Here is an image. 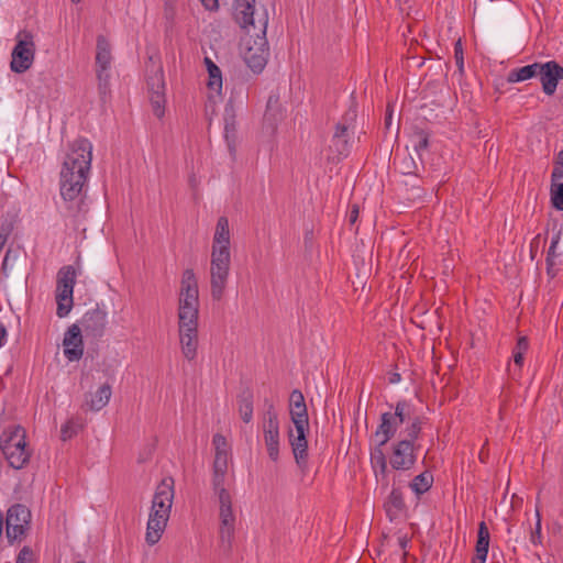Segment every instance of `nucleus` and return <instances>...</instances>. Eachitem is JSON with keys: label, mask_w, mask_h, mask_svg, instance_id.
I'll use <instances>...</instances> for the list:
<instances>
[{"label": "nucleus", "mask_w": 563, "mask_h": 563, "mask_svg": "<svg viewBox=\"0 0 563 563\" xmlns=\"http://www.w3.org/2000/svg\"><path fill=\"white\" fill-rule=\"evenodd\" d=\"M233 16L235 22L242 27L254 26L257 21L258 32L255 35H249L243 40L241 54L243 60L254 74H261L268 60L269 47L266 38L268 24V13L263 7L262 13H256L255 0H234Z\"/></svg>", "instance_id": "nucleus-1"}, {"label": "nucleus", "mask_w": 563, "mask_h": 563, "mask_svg": "<svg viewBox=\"0 0 563 563\" xmlns=\"http://www.w3.org/2000/svg\"><path fill=\"white\" fill-rule=\"evenodd\" d=\"M92 161V144L86 137H78L68 145L60 173L59 191L67 203L77 200V212L84 205V188L87 186Z\"/></svg>", "instance_id": "nucleus-2"}, {"label": "nucleus", "mask_w": 563, "mask_h": 563, "mask_svg": "<svg viewBox=\"0 0 563 563\" xmlns=\"http://www.w3.org/2000/svg\"><path fill=\"white\" fill-rule=\"evenodd\" d=\"M174 485L173 477H165L156 486L145 536L150 545L156 544L165 530L174 500Z\"/></svg>", "instance_id": "nucleus-3"}, {"label": "nucleus", "mask_w": 563, "mask_h": 563, "mask_svg": "<svg viewBox=\"0 0 563 563\" xmlns=\"http://www.w3.org/2000/svg\"><path fill=\"white\" fill-rule=\"evenodd\" d=\"M423 418L413 416L412 421L399 433L401 439L391 444L390 466L395 471H409L417 462L420 444L417 440L422 431Z\"/></svg>", "instance_id": "nucleus-4"}, {"label": "nucleus", "mask_w": 563, "mask_h": 563, "mask_svg": "<svg viewBox=\"0 0 563 563\" xmlns=\"http://www.w3.org/2000/svg\"><path fill=\"white\" fill-rule=\"evenodd\" d=\"M0 450L8 465L16 471L25 468L33 454L26 441V432L21 426H12L2 431Z\"/></svg>", "instance_id": "nucleus-5"}, {"label": "nucleus", "mask_w": 563, "mask_h": 563, "mask_svg": "<svg viewBox=\"0 0 563 563\" xmlns=\"http://www.w3.org/2000/svg\"><path fill=\"white\" fill-rule=\"evenodd\" d=\"M412 419V406L407 400H399L395 405L394 412H383L374 433L376 441H379V446L386 445L396 435L400 424H409Z\"/></svg>", "instance_id": "nucleus-6"}, {"label": "nucleus", "mask_w": 563, "mask_h": 563, "mask_svg": "<svg viewBox=\"0 0 563 563\" xmlns=\"http://www.w3.org/2000/svg\"><path fill=\"white\" fill-rule=\"evenodd\" d=\"M231 265L230 250H212L210 263V290L213 300H221L223 297Z\"/></svg>", "instance_id": "nucleus-7"}, {"label": "nucleus", "mask_w": 563, "mask_h": 563, "mask_svg": "<svg viewBox=\"0 0 563 563\" xmlns=\"http://www.w3.org/2000/svg\"><path fill=\"white\" fill-rule=\"evenodd\" d=\"M76 276L77 272L73 265H65L57 272L55 299L56 314L59 318L67 317L74 306L73 294Z\"/></svg>", "instance_id": "nucleus-8"}, {"label": "nucleus", "mask_w": 563, "mask_h": 563, "mask_svg": "<svg viewBox=\"0 0 563 563\" xmlns=\"http://www.w3.org/2000/svg\"><path fill=\"white\" fill-rule=\"evenodd\" d=\"M36 46L32 32L21 30L16 34V43L11 53L10 68L13 73L23 74L34 62Z\"/></svg>", "instance_id": "nucleus-9"}, {"label": "nucleus", "mask_w": 563, "mask_h": 563, "mask_svg": "<svg viewBox=\"0 0 563 563\" xmlns=\"http://www.w3.org/2000/svg\"><path fill=\"white\" fill-rule=\"evenodd\" d=\"M31 510L22 504L12 505L7 511L5 528L9 544L22 542L30 530Z\"/></svg>", "instance_id": "nucleus-10"}, {"label": "nucleus", "mask_w": 563, "mask_h": 563, "mask_svg": "<svg viewBox=\"0 0 563 563\" xmlns=\"http://www.w3.org/2000/svg\"><path fill=\"white\" fill-rule=\"evenodd\" d=\"M178 316H199V289L194 269L183 273L178 300Z\"/></svg>", "instance_id": "nucleus-11"}, {"label": "nucleus", "mask_w": 563, "mask_h": 563, "mask_svg": "<svg viewBox=\"0 0 563 563\" xmlns=\"http://www.w3.org/2000/svg\"><path fill=\"white\" fill-rule=\"evenodd\" d=\"M309 421L294 423V429L288 430V441L292 450L296 464L306 473L308 470V440Z\"/></svg>", "instance_id": "nucleus-12"}, {"label": "nucleus", "mask_w": 563, "mask_h": 563, "mask_svg": "<svg viewBox=\"0 0 563 563\" xmlns=\"http://www.w3.org/2000/svg\"><path fill=\"white\" fill-rule=\"evenodd\" d=\"M147 87L153 113L161 119L165 114L166 103L164 71L161 66L147 75Z\"/></svg>", "instance_id": "nucleus-13"}, {"label": "nucleus", "mask_w": 563, "mask_h": 563, "mask_svg": "<svg viewBox=\"0 0 563 563\" xmlns=\"http://www.w3.org/2000/svg\"><path fill=\"white\" fill-rule=\"evenodd\" d=\"M107 325V312L97 306L82 316L79 327L86 338L99 340L104 335Z\"/></svg>", "instance_id": "nucleus-14"}, {"label": "nucleus", "mask_w": 563, "mask_h": 563, "mask_svg": "<svg viewBox=\"0 0 563 563\" xmlns=\"http://www.w3.org/2000/svg\"><path fill=\"white\" fill-rule=\"evenodd\" d=\"M356 118V110L350 109L344 114L341 122H339L335 126L334 134L332 136L331 147L334 148V152L338 156H347L350 153V130L351 124L349 121L353 122Z\"/></svg>", "instance_id": "nucleus-15"}, {"label": "nucleus", "mask_w": 563, "mask_h": 563, "mask_svg": "<svg viewBox=\"0 0 563 563\" xmlns=\"http://www.w3.org/2000/svg\"><path fill=\"white\" fill-rule=\"evenodd\" d=\"M219 518V548L224 555H230L235 532V515L232 507L220 508Z\"/></svg>", "instance_id": "nucleus-16"}, {"label": "nucleus", "mask_w": 563, "mask_h": 563, "mask_svg": "<svg viewBox=\"0 0 563 563\" xmlns=\"http://www.w3.org/2000/svg\"><path fill=\"white\" fill-rule=\"evenodd\" d=\"M538 76L545 95L552 96L556 91L558 84L563 79V67L555 60L540 63Z\"/></svg>", "instance_id": "nucleus-17"}, {"label": "nucleus", "mask_w": 563, "mask_h": 563, "mask_svg": "<svg viewBox=\"0 0 563 563\" xmlns=\"http://www.w3.org/2000/svg\"><path fill=\"white\" fill-rule=\"evenodd\" d=\"M64 355L69 362L79 361L84 355V341L81 328L74 323L64 334Z\"/></svg>", "instance_id": "nucleus-18"}, {"label": "nucleus", "mask_w": 563, "mask_h": 563, "mask_svg": "<svg viewBox=\"0 0 563 563\" xmlns=\"http://www.w3.org/2000/svg\"><path fill=\"white\" fill-rule=\"evenodd\" d=\"M228 473V464L220 462L212 464V489L218 495L220 508L232 507L231 495L225 488V477Z\"/></svg>", "instance_id": "nucleus-19"}, {"label": "nucleus", "mask_w": 563, "mask_h": 563, "mask_svg": "<svg viewBox=\"0 0 563 563\" xmlns=\"http://www.w3.org/2000/svg\"><path fill=\"white\" fill-rule=\"evenodd\" d=\"M289 415L292 423L309 421V415L303 394L294 389L289 396Z\"/></svg>", "instance_id": "nucleus-20"}, {"label": "nucleus", "mask_w": 563, "mask_h": 563, "mask_svg": "<svg viewBox=\"0 0 563 563\" xmlns=\"http://www.w3.org/2000/svg\"><path fill=\"white\" fill-rule=\"evenodd\" d=\"M384 509L390 521L396 520L406 510V503L402 496V492L399 487H393L386 501L384 503Z\"/></svg>", "instance_id": "nucleus-21"}, {"label": "nucleus", "mask_w": 563, "mask_h": 563, "mask_svg": "<svg viewBox=\"0 0 563 563\" xmlns=\"http://www.w3.org/2000/svg\"><path fill=\"white\" fill-rule=\"evenodd\" d=\"M490 533L485 521L478 523L477 540L475 544V555L472 563H485L489 549Z\"/></svg>", "instance_id": "nucleus-22"}, {"label": "nucleus", "mask_w": 563, "mask_h": 563, "mask_svg": "<svg viewBox=\"0 0 563 563\" xmlns=\"http://www.w3.org/2000/svg\"><path fill=\"white\" fill-rule=\"evenodd\" d=\"M111 395V386L106 383L101 385L96 393H89L86 395L85 405L89 410L99 411L108 405Z\"/></svg>", "instance_id": "nucleus-23"}, {"label": "nucleus", "mask_w": 563, "mask_h": 563, "mask_svg": "<svg viewBox=\"0 0 563 563\" xmlns=\"http://www.w3.org/2000/svg\"><path fill=\"white\" fill-rule=\"evenodd\" d=\"M224 139L231 155L235 153L236 122L231 101L224 109Z\"/></svg>", "instance_id": "nucleus-24"}, {"label": "nucleus", "mask_w": 563, "mask_h": 563, "mask_svg": "<svg viewBox=\"0 0 563 563\" xmlns=\"http://www.w3.org/2000/svg\"><path fill=\"white\" fill-rule=\"evenodd\" d=\"M179 342L184 357L188 361L195 360L198 347V330L179 331Z\"/></svg>", "instance_id": "nucleus-25"}, {"label": "nucleus", "mask_w": 563, "mask_h": 563, "mask_svg": "<svg viewBox=\"0 0 563 563\" xmlns=\"http://www.w3.org/2000/svg\"><path fill=\"white\" fill-rule=\"evenodd\" d=\"M253 401H254V395H253V390L250 387L243 388L236 397L238 410H239L241 419L245 423L251 422L253 419V411H254Z\"/></svg>", "instance_id": "nucleus-26"}, {"label": "nucleus", "mask_w": 563, "mask_h": 563, "mask_svg": "<svg viewBox=\"0 0 563 563\" xmlns=\"http://www.w3.org/2000/svg\"><path fill=\"white\" fill-rule=\"evenodd\" d=\"M230 250V228L227 217H220L216 225L212 250Z\"/></svg>", "instance_id": "nucleus-27"}, {"label": "nucleus", "mask_w": 563, "mask_h": 563, "mask_svg": "<svg viewBox=\"0 0 563 563\" xmlns=\"http://www.w3.org/2000/svg\"><path fill=\"white\" fill-rule=\"evenodd\" d=\"M283 119V109L279 102L278 93H271L267 103L266 110L264 113V121L271 125L273 129L276 126L277 122Z\"/></svg>", "instance_id": "nucleus-28"}, {"label": "nucleus", "mask_w": 563, "mask_h": 563, "mask_svg": "<svg viewBox=\"0 0 563 563\" xmlns=\"http://www.w3.org/2000/svg\"><path fill=\"white\" fill-rule=\"evenodd\" d=\"M97 53L96 66L97 68L109 69L112 60L111 45L104 35L97 36Z\"/></svg>", "instance_id": "nucleus-29"}, {"label": "nucleus", "mask_w": 563, "mask_h": 563, "mask_svg": "<svg viewBox=\"0 0 563 563\" xmlns=\"http://www.w3.org/2000/svg\"><path fill=\"white\" fill-rule=\"evenodd\" d=\"M264 404L266 408L263 417L264 433L279 432L278 415L274 404L269 399H265Z\"/></svg>", "instance_id": "nucleus-30"}, {"label": "nucleus", "mask_w": 563, "mask_h": 563, "mask_svg": "<svg viewBox=\"0 0 563 563\" xmlns=\"http://www.w3.org/2000/svg\"><path fill=\"white\" fill-rule=\"evenodd\" d=\"M409 142L419 158L422 159V153L429 148L430 133L423 129L416 128L409 136Z\"/></svg>", "instance_id": "nucleus-31"}, {"label": "nucleus", "mask_w": 563, "mask_h": 563, "mask_svg": "<svg viewBox=\"0 0 563 563\" xmlns=\"http://www.w3.org/2000/svg\"><path fill=\"white\" fill-rule=\"evenodd\" d=\"M540 63H533L520 68L511 69L507 76L508 82H519L538 76Z\"/></svg>", "instance_id": "nucleus-32"}, {"label": "nucleus", "mask_w": 563, "mask_h": 563, "mask_svg": "<svg viewBox=\"0 0 563 563\" xmlns=\"http://www.w3.org/2000/svg\"><path fill=\"white\" fill-rule=\"evenodd\" d=\"M433 481V474L430 471H424L412 478L409 487L419 497L432 487Z\"/></svg>", "instance_id": "nucleus-33"}, {"label": "nucleus", "mask_w": 563, "mask_h": 563, "mask_svg": "<svg viewBox=\"0 0 563 563\" xmlns=\"http://www.w3.org/2000/svg\"><path fill=\"white\" fill-rule=\"evenodd\" d=\"M214 445V460L213 463L220 462L221 464H229L230 445L224 435L216 433L212 438Z\"/></svg>", "instance_id": "nucleus-34"}, {"label": "nucleus", "mask_w": 563, "mask_h": 563, "mask_svg": "<svg viewBox=\"0 0 563 563\" xmlns=\"http://www.w3.org/2000/svg\"><path fill=\"white\" fill-rule=\"evenodd\" d=\"M279 432L264 433V441L269 459L276 462L279 457Z\"/></svg>", "instance_id": "nucleus-35"}, {"label": "nucleus", "mask_w": 563, "mask_h": 563, "mask_svg": "<svg viewBox=\"0 0 563 563\" xmlns=\"http://www.w3.org/2000/svg\"><path fill=\"white\" fill-rule=\"evenodd\" d=\"M550 200L555 210L563 211V183L560 180L551 179Z\"/></svg>", "instance_id": "nucleus-36"}, {"label": "nucleus", "mask_w": 563, "mask_h": 563, "mask_svg": "<svg viewBox=\"0 0 563 563\" xmlns=\"http://www.w3.org/2000/svg\"><path fill=\"white\" fill-rule=\"evenodd\" d=\"M82 427L84 424L80 419L71 418L67 420L60 428V439L63 441L70 440L82 429Z\"/></svg>", "instance_id": "nucleus-37"}, {"label": "nucleus", "mask_w": 563, "mask_h": 563, "mask_svg": "<svg viewBox=\"0 0 563 563\" xmlns=\"http://www.w3.org/2000/svg\"><path fill=\"white\" fill-rule=\"evenodd\" d=\"M529 349V341L527 336H519L517 340V344L514 350V362L517 366L521 367L523 364V355Z\"/></svg>", "instance_id": "nucleus-38"}, {"label": "nucleus", "mask_w": 563, "mask_h": 563, "mask_svg": "<svg viewBox=\"0 0 563 563\" xmlns=\"http://www.w3.org/2000/svg\"><path fill=\"white\" fill-rule=\"evenodd\" d=\"M371 453V465L374 470L375 476L378 479L377 466L383 465V462H387L386 455L383 451V446H379V441Z\"/></svg>", "instance_id": "nucleus-39"}, {"label": "nucleus", "mask_w": 563, "mask_h": 563, "mask_svg": "<svg viewBox=\"0 0 563 563\" xmlns=\"http://www.w3.org/2000/svg\"><path fill=\"white\" fill-rule=\"evenodd\" d=\"M397 164L402 175H415L418 170V165L410 155L404 156Z\"/></svg>", "instance_id": "nucleus-40"}, {"label": "nucleus", "mask_w": 563, "mask_h": 563, "mask_svg": "<svg viewBox=\"0 0 563 563\" xmlns=\"http://www.w3.org/2000/svg\"><path fill=\"white\" fill-rule=\"evenodd\" d=\"M208 88L211 90L220 91L222 88V73L219 67L212 68V70L208 71Z\"/></svg>", "instance_id": "nucleus-41"}, {"label": "nucleus", "mask_w": 563, "mask_h": 563, "mask_svg": "<svg viewBox=\"0 0 563 563\" xmlns=\"http://www.w3.org/2000/svg\"><path fill=\"white\" fill-rule=\"evenodd\" d=\"M536 517H537V521H536L534 529H532L531 533H530V542L533 545H541L543 538H542V532H541V530H542L541 515H540V511L538 508L536 509Z\"/></svg>", "instance_id": "nucleus-42"}, {"label": "nucleus", "mask_w": 563, "mask_h": 563, "mask_svg": "<svg viewBox=\"0 0 563 563\" xmlns=\"http://www.w3.org/2000/svg\"><path fill=\"white\" fill-rule=\"evenodd\" d=\"M554 166L551 173L552 180H562L563 179V150L556 153L553 162Z\"/></svg>", "instance_id": "nucleus-43"}, {"label": "nucleus", "mask_w": 563, "mask_h": 563, "mask_svg": "<svg viewBox=\"0 0 563 563\" xmlns=\"http://www.w3.org/2000/svg\"><path fill=\"white\" fill-rule=\"evenodd\" d=\"M198 319L199 316L189 317V316H178V330L186 331V329L198 330Z\"/></svg>", "instance_id": "nucleus-44"}, {"label": "nucleus", "mask_w": 563, "mask_h": 563, "mask_svg": "<svg viewBox=\"0 0 563 563\" xmlns=\"http://www.w3.org/2000/svg\"><path fill=\"white\" fill-rule=\"evenodd\" d=\"M176 14L175 0H165L164 4V19L166 20L167 27H172Z\"/></svg>", "instance_id": "nucleus-45"}, {"label": "nucleus", "mask_w": 563, "mask_h": 563, "mask_svg": "<svg viewBox=\"0 0 563 563\" xmlns=\"http://www.w3.org/2000/svg\"><path fill=\"white\" fill-rule=\"evenodd\" d=\"M34 561H35V553L29 545H24L20 550V552L18 553V556L15 559V563H33Z\"/></svg>", "instance_id": "nucleus-46"}, {"label": "nucleus", "mask_w": 563, "mask_h": 563, "mask_svg": "<svg viewBox=\"0 0 563 563\" xmlns=\"http://www.w3.org/2000/svg\"><path fill=\"white\" fill-rule=\"evenodd\" d=\"M454 58L455 64L461 73H463L464 69V57H463V47L461 38H459L454 44Z\"/></svg>", "instance_id": "nucleus-47"}, {"label": "nucleus", "mask_w": 563, "mask_h": 563, "mask_svg": "<svg viewBox=\"0 0 563 563\" xmlns=\"http://www.w3.org/2000/svg\"><path fill=\"white\" fill-rule=\"evenodd\" d=\"M559 240H560V234H556L555 236L552 238V241H551V244H550V247L548 250V255H547V263L548 265H551V258L554 257L556 254H555V249L559 244Z\"/></svg>", "instance_id": "nucleus-48"}, {"label": "nucleus", "mask_w": 563, "mask_h": 563, "mask_svg": "<svg viewBox=\"0 0 563 563\" xmlns=\"http://www.w3.org/2000/svg\"><path fill=\"white\" fill-rule=\"evenodd\" d=\"M11 257H12V250L9 249L5 252V255H4L2 265H1V275L4 276V277H8L9 261L11 260Z\"/></svg>", "instance_id": "nucleus-49"}, {"label": "nucleus", "mask_w": 563, "mask_h": 563, "mask_svg": "<svg viewBox=\"0 0 563 563\" xmlns=\"http://www.w3.org/2000/svg\"><path fill=\"white\" fill-rule=\"evenodd\" d=\"M206 10L217 11L219 9V0H200Z\"/></svg>", "instance_id": "nucleus-50"}, {"label": "nucleus", "mask_w": 563, "mask_h": 563, "mask_svg": "<svg viewBox=\"0 0 563 563\" xmlns=\"http://www.w3.org/2000/svg\"><path fill=\"white\" fill-rule=\"evenodd\" d=\"M96 73H97L98 82L109 81V79H110L109 69L97 68Z\"/></svg>", "instance_id": "nucleus-51"}, {"label": "nucleus", "mask_w": 563, "mask_h": 563, "mask_svg": "<svg viewBox=\"0 0 563 563\" xmlns=\"http://www.w3.org/2000/svg\"><path fill=\"white\" fill-rule=\"evenodd\" d=\"M98 90H99V95L101 96V99H104V97L109 93L110 91V85H109V81H102V82H98Z\"/></svg>", "instance_id": "nucleus-52"}, {"label": "nucleus", "mask_w": 563, "mask_h": 563, "mask_svg": "<svg viewBox=\"0 0 563 563\" xmlns=\"http://www.w3.org/2000/svg\"><path fill=\"white\" fill-rule=\"evenodd\" d=\"M358 218V206L353 205L350 212H349V222L351 224H354Z\"/></svg>", "instance_id": "nucleus-53"}, {"label": "nucleus", "mask_w": 563, "mask_h": 563, "mask_svg": "<svg viewBox=\"0 0 563 563\" xmlns=\"http://www.w3.org/2000/svg\"><path fill=\"white\" fill-rule=\"evenodd\" d=\"M391 121H393V109H391L390 104H388L386 108L385 118H384V123L387 129L390 128Z\"/></svg>", "instance_id": "nucleus-54"}, {"label": "nucleus", "mask_w": 563, "mask_h": 563, "mask_svg": "<svg viewBox=\"0 0 563 563\" xmlns=\"http://www.w3.org/2000/svg\"><path fill=\"white\" fill-rule=\"evenodd\" d=\"M12 225L11 224H2L0 227V236L3 239V241H7L9 235L11 234Z\"/></svg>", "instance_id": "nucleus-55"}, {"label": "nucleus", "mask_w": 563, "mask_h": 563, "mask_svg": "<svg viewBox=\"0 0 563 563\" xmlns=\"http://www.w3.org/2000/svg\"><path fill=\"white\" fill-rule=\"evenodd\" d=\"M377 471H378V478L382 477L383 479H385L387 476V472H388L387 462H383V465L377 466Z\"/></svg>", "instance_id": "nucleus-56"}, {"label": "nucleus", "mask_w": 563, "mask_h": 563, "mask_svg": "<svg viewBox=\"0 0 563 563\" xmlns=\"http://www.w3.org/2000/svg\"><path fill=\"white\" fill-rule=\"evenodd\" d=\"M390 384H397L401 380V376L399 373H391L388 378Z\"/></svg>", "instance_id": "nucleus-57"}, {"label": "nucleus", "mask_w": 563, "mask_h": 563, "mask_svg": "<svg viewBox=\"0 0 563 563\" xmlns=\"http://www.w3.org/2000/svg\"><path fill=\"white\" fill-rule=\"evenodd\" d=\"M205 65H206L208 71L212 70V68H217L218 67L216 65V63H213L210 57H205Z\"/></svg>", "instance_id": "nucleus-58"}, {"label": "nucleus", "mask_w": 563, "mask_h": 563, "mask_svg": "<svg viewBox=\"0 0 563 563\" xmlns=\"http://www.w3.org/2000/svg\"><path fill=\"white\" fill-rule=\"evenodd\" d=\"M205 65H206L208 71L212 70V68H217L218 67L216 65V63H213L210 57H205Z\"/></svg>", "instance_id": "nucleus-59"}, {"label": "nucleus", "mask_w": 563, "mask_h": 563, "mask_svg": "<svg viewBox=\"0 0 563 563\" xmlns=\"http://www.w3.org/2000/svg\"><path fill=\"white\" fill-rule=\"evenodd\" d=\"M7 335V330L2 323H0V347L3 345V341Z\"/></svg>", "instance_id": "nucleus-60"}, {"label": "nucleus", "mask_w": 563, "mask_h": 563, "mask_svg": "<svg viewBox=\"0 0 563 563\" xmlns=\"http://www.w3.org/2000/svg\"><path fill=\"white\" fill-rule=\"evenodd\" d=\"M5 243L7 241H3V239L0 236V252L2 251Z\"/></svg>", "instance_id": "nucleus-61"}, {"label": "nucleus", "mask_w": 563, "mask_h": 563, "mask_svg": "<svg viewBox=\"0 0 563 563\" xmlns=\"http://www.w3.org/2000/svg\"><path fill=\"white\" fill-rule=\"evenodd\" d=\"M73 3L77 4L79 3L81 0H70Z\"/></svg>", "instance_id": "nucleus-62"}, {"label": "nucleus", "mask_w": 563, "mask_h": 563, "mask_svg": "<svg viewBox=\"0 0 563 563\" xmlns=\"http://www.w3.org/2000/svg\"><path fill=\"white\" fill-rule=\"evenodd\" d=\"M76 563H86L85 561H77Z\"/></svg>", "instance_id": "nucleus-63"}]
</instances>
